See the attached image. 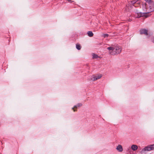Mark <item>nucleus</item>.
Returning a JSON list of instances; mask_svg holds the SVG:
<instances>
[{
	"instance_id": "6",
	"label": "nucleus",
	"mask_w": 154,
	"mask_h": 154,
	"mask_svg": "<svg viewBox=\"0 0 154 154\" xmlns=\"http://www.w3.org/2000/svg\"><path fill=\"white\" fill-rule=\"evenodd\" d=\"M117 150L119 152H122L123 150V149L122 146L120 145H119L116 147Z\"/></svg>"
},
{
	"instance_id": "10",
	"label": "nucleus",
	"mask_w": 154,
	"mask_h": 154,
	"mask_svg": "<svg viewBox=\"0 0 154 154\" xmlns=\"http://www.w3.org/2000/svg\"><path fill=\"white\" fill-rule=\"evenodd\" d=\"M76 48L78 50H80L81 48V47L79 44L76 45Z\"/></svg>"
},
{
	"instance_id": "11",
	"label": "nucleus",
	"mask_w": 154,
	"mask_h": 154,
	"mask_svg": "<svg viewBox=\"0 0 154 154\" xmlns=\"http://www.w3.org/2000/svg\"><path fill=\"white\" fill-rule=\"evenodd\" d=\"M93 56V58H97L98 57L97 55L94 54Z\"/></svg>"
},
{
	"instance_id": "3",
	"label": "nucleus",
	"mask_w": 154,
	"mask_h": 154,
	"mask_svg": "<svg viewBox=\"0 0 154 154\" xmlns=\"http://www.w3.org/2000/svg\"><path fill=\"white\" fill-rule=\"evenodd\" d=\"M150 15V14H149V12L144 13L142 14L141 13L140 14L137 13L135 15V17H136L139 18L141 17L144 16L146 18L149 16Z\"/></svg>"
},
{
	"instance_id": "12",
	"label": "nucleus",
	"mask_w": 154,
	"mask_h": 154,
	"mask_svg": "<svg viewBox=\"0 0 154 154\" xmlns=\"http://www.w3.org/2000/svg\"><path fill=\"white\" fill-rule=\"evenodd\" d=\"M103 35L104 37L105 38V37H108L109 35L107 34H103Z\"/></svg>"
},
{
	"instance_id": "1",
	"label": "nucleus",
	"mask_w": 154,
	"mask_h": 154,
	"mask_svg": "<svg viewBox=\"0 0 154 154\" xmlns=\"http://www.w3.org/2000/svg\"><path fill=\"white\" fill-rule=\"evenodd\" d=\"M107 49L110 51L109 53L112 55H115L119 54L121 53L122 50L121 47L118 45L114 47H109L107 48Z\"/></svg>"
},
{
	"instance_id": "5",
	"label": "nucleus",
	"mask_w": 154,
	"mask_h": 154,
	"mask_svg": "<svg viewBox=\"0 0 154 154\" xmlns=\"http://www.w3.org/2000/svg\"><path fill=\"white\" fill-rule=\"evenodd\" d=\"M140 34H144L146 35H148V30L145 29H141L140 31Z\"/></svg>"
},
{
	"instance_id": "8",
	"label": "nucleus",
	"mask_w": 154,
	"mask_h": 154,
	"mask_svg": "<svg viewBox=\"0 0 154 154\" xmlns=\"http://www.w3.org/2000/svg\"><path fill=\"white\" fill-rule=\"evenodd\" d=\"M82 106V104L81 103H79L77 105H75L74 106V107L72 108V109L73 110V111L75 112V110L74 109L75 108H77V107H80Z\"/></svg>"
},
{
	"instance_id": "9",
	"label": "nucleus",
	"mask_w": 154,
	"mask_h": 154,
	"mask_svg": "<svg viewBox=\"0 0 154 154\" xmlns=\"http://www.w3.org/2000/svg\"><path fill=\"white\" fill-rule=\"evenodd\" d=\"M87 34L90 37H92L93 35V33L91 31H89L87 32Z\"/></svg>"
},
{
	"instance_id": "13",
	"label": "nucleus",
	"mask_w": 154,
	"mask_h": 154,
	"mask_svg": "<svg viewBox=\"0 0 154 154\" xmlns=\"http://www.w3.org/2000/svg\"><path fill=\"white\" fill-rule=\"evenodd\" d=\"M152 41L154 43V40H152Z\"/></svg>"
},
{
	"instance_id": "7",
	"label": "nucleus",
	"mask_w": 154,
	"mask_h": 154,
	"mask_svg": "<svg viewBox=\"0 0 154 154\" xmlns=\"http://www.w3.org/2000/svg\"><path fill=\"white\" fill-rule=\"evenodd\" d=\"M131 149L134 151L136 150L138 148L137 146L135 145H133L131 146Z\"/></svg>"
},
{
	"instance_id": "2",
	"label": "nucleus",
	"mask_w": 154,
	"mask_h": 154,
	"mask_svg": "<svg viewBox=\"0 0 154 154\" xmlns=\"http://www.w3.org/2000/svg\"><path fill=\"white\" fill-rule=\"evenodd\" d=\"M154 149V144L150 145L147 146L144 148L140 151V153H142L146 151H149Z\"/></svg>"
},
{
	"instance_id": "4",
	"label": "nucleus",
	"mask_w": 154,
	"mask_h": 154,
	"mask_svg": "<svg viewBox=\"0 0 154 154\" xmlns=\"http://www.w3.org/2000/svg\"><path fill=\"white\" fill-rule=\"evenodd\" d=\"M102 77L101 74H97L93 76L91 79L93 81H96L100 79Z\"/></svg>"
}]
</instances>
